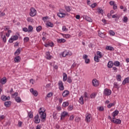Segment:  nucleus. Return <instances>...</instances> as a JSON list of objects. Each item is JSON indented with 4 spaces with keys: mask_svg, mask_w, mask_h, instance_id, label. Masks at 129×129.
Segmentation results:
<instances>
[{
    "mask_svg": "<svg viewBox=\"0 0 129 129\" xmlns=\"http://www.w3.org/2000/svg\"><path fill=\"white\" fill-rule=\"evenodd\" d=\"M42 108H40L39 110V113L40 115V117L42 119H46V113H45V110L41 111Z\"/></svg>",
    "mask_w": 129,
    "mask_h": 129,
    "instance_id": "obj_1",
    "label": "nucleus"
},
{
    "mask_svg": "<svg viewBox=\"0 0 129 129\" xmlns=\"http://www.w3.org/2000/svg\"><path fill=\"white\" fill-rule=\"evenodd\" d=\"M37 15V10L34 8V7H32L30 9V12L29 13V15L30 17H35Z\"/></svg>",
    "mask_w": 129,
    "mask_h": 129,
    "instance_id": "obj_2",
    "label": "nucleus"
},
{
    "mask_svg": "<svg viewBox=\"0 0 129 129\" xmlns=\"http://www.w3.org/2000/svg\"><path fill=\"white\" fill-rule=\"evenodd\" d=\"M104 95L105 96H109L110 94H111V90L106 88L104 90V93H103Z\"/></svg>",
    "mask_w": 129,
    "mask_h": 129,
    "instance_id": "obj_3",
    "label": "nucleus"
},
{
    "mask_svg": "<svg viewBox=\"0 0 129 129\" xmlns=\"http://www.w3.org/2000/svg\"><path fill=\"white\" fill-rule=\"evenodd\" d=\"M92 85L93 86H94V87H97V86H98V85H99V83L98 82V81L97 80H96V79H94L92 80Z\"/></svg>",
    "mask_w": 129,
    "mask_h": 129,
    "instance_id": "obj_4",
    "label": "nucleus"
},
{
    "mask_svg": "<svg viewBox=\"0 0 129 129\" xmlns=\"http://www.w3.org/2000/svg\"><path fill=\"white\" fill-rule=\"evenodd\" d=\"M111 121L116 124H120L121 123V120L117 118L112 119V120H111Z\"/></svg>",
    "mask_w": 129,
    "mask_h": 129,
    "instance_id": "obj_5",
    "label": "nucleus"
},
{
    "mask_svg": "<svg viewBox=\"0 0 129 129\" xmlns=\"http://www.w3.org/2000/svg\"><path fill=\"white\" fill-rule=\"evenodd\" d=\"M58 87L60 90H64V85H63L62 81H59L58 82Z\"/></svg>",
    "mask_w": 129,
    "mask_h": 129,
    "instance_id": "obj_6",
    "label": "nucleus"
},
{
    "mask_svg": "<svg viewBox=\"0 0 129 129\" xmlns=\"http://www.w3.org/2000/svg\"><path fill=\"white\" fill-rule=\"evenodd\" d=\"M34 122L35 123H40V121H41V120L39 118V114H37L35 117H34Z\"/></svg>",
    "mask_w": 129,
    "mask_h": 129,
    "instance_id": "obj_7",
    "label": "nucleus"
},
{
    "mask_svg": "<svg viewBox=\"0 0 129 129\" xmlns=\"http://www.w3.org/2000/svg\"><path fill=\"white\" fill-rule=\"evenodd\" d=\"M30 92H31L34 96H38V92L37 90H35L34 89L31 88L30 89Z\"/></svg>",
    "mask_w": 129,
    "mask_h": 129,
    "instance_id": "obj_8",
    "label": "nucleus"
},
{
    "mask_svg": "<svg viewBox=\"0 0 129 129\" xmlns=\"http://www.w3.org/2000/svg\"><path fill=\"white\" fill-rule=\"evenodd\" d=\"M118 113H119V111H118V110H115L113 113H112V119H115V116H116V115H117V114H118Z\"/></svg>",
    "mask_w": 129,
    "mask_h": 129,
    "instance_id": "obj_9",
    "label": "nucleus"
},
{
    "mask_svg": "<svg viewBox=\"0 0 129 129\" xmlns=\"http://www.w3.org/2000/svg\"><path fill=\"white\" fill-rule=\"evenodd\" d=\"M91 120V115L90 114L86 115V121L87 122H90V120Z\"/></svg>",
    "mask_w": 129,
    "mask_h": 129,
    "instance_id": "obj_10",
    "label": "nucleus"
},
{
    "mask_svg": "<svg viewBox=\"0 0 129 129\" xmlns=\"http://www.w3.org/2000/svg\"><path fill=\"white\" fill-rule=\"evenodd\" d=\"M14 61L15 63H19L21 62V56H17L14 58Z\"/></svg>",
    "mask_w": 129,
    "mask_h": 129,
    "instance_id": "obj_11",
    "label": "nucleus"
},
{
    "mask_svg": "<svg viewBox=\"0 0 129 129\" xmlns=\"http://www.w3.org/2000/svg\"><path fill=\"white\" fill-rule=\"evenodd\" d=\"M67 115H68V112H67L66 111H63L61 114L60 119L62 120V118H64V117H65V116H66Z\"/></svg>",
    "mask_w": 129,
    "mask_h": 129,
    "instance_id": "obj_12",
    "label": "nucleus"
},
{
    "mask_svg": "<svg viewBox=\"0 0 129 129\" xmlns=\"http://www.w3.org/2000/svg\"><path fill=\"white\" fill-rule=\"evenodd\" d=\"M68 95H69V91L66 90L63 92L62 93L63 97H66L67 96H68Z\"/></svg>",
    "mask_w": 129,
    "mask_h": 129,
    "instance_id": "obj_13",
    "label": "nucleus"
},
{
    "mask_svg": "<svg viewBox=\"0 0 129 129\" xmlns=\"http://www.w3.org/2000/svg\"><path fill=\"white\" fill-rule=\"evenodd\" d=\"M4 31L1 32V38H3V41L5 43L7 42V38L6 37V35L4 36Z\"/></svg>",
    "mask_w": 129,
    "mask_h": 129,
    "instance_id": "obj_14",
    "label": "nucleus"
},
{
    "mask_svg": "<svg viewBox=\"0 0 129 129\" xmlns=\"http://www.w3.org/2000/svg\"><path fill=\"white\" fill-rule=\"evenodd\" d=\"M22 50V48L21 47H19L15 52L14 55L15 56H17V55H20L21 54V50Z\"/></svg>",
    "mask_w": 129,
    "mask_h": 129,
    "instance_id": "obj_15",
    "label": "nucleus"
},
{
    "mask_svg": "<svg viewBox=\"0 0 129 129\" xmlns=\"http://www.w3.org/2000/svg\"><path fill=\"white\" fill-rule=\"evenodd\" d=\"M0 82L2 84H6V83H7V78L4 77L3 78L1 79Z\"/></svg>",
    "mask_w": 129,
    "mask_h": 129,
    "instance_id": "obj_16",
    "label": "nucleus"
},
{
    "mask_svg": "<svg viewBox=\"0 0 129 129\" xmlns=\"http://www.w3.org/2000/svg\"><path fill=\"white\" fill-rule=\"evenodd\" d=\"M11 103H12V102H11V101H6L5 102L4 105L6 107H10V106H11Z\"/></svg>",
    "mask_w": 129,
    "mask_h": 129,
    "instance_id": "obj_17",
    "label": "nucleus"
},
{
    "mask_svg": "<svg viewBox=\"0 0 129 129\" xmlns=\"http://www.w3.org/2000/svg\"><path fill=\"white\" fill-rule=\"evenodd\" d=\"M57 43H65V42H66V40L64 38L57 39Z\"/></svg>",
    "mask_w": 129,
    "mask_h": 129,
    "instance_id": "obj_18",
    "label": "nucleus"
},
{
    "mask_svg": "<svg viewBox=\"0 0 129 129\" xmlns=\"http://www.w3.org/2000/svg\"><path fill=\"white\" fill-rule=\"evenodd\" d=\"M57 16L59 18H64L66 16V14L65 13H59L57 14Z\"/></svg>",
    "mask_w": 129,
    "mask_h": 129,
    "instance_id": "obj_19",
    "label": "nucleus"
},
{
    "mask_svg": "<svg viewBox=\"0 0 129 129\" xmlns=\"http://www.w3.org/2000/svg\"><path fill=\"white\" fill-rule=\"evenodd\" d=\"M126 83H129V78H126L122 82L123 85H125Z\"/></svg>",
    "mask_w": 129,
    "mask_h": 129,
    "instance_id": "obj_20",
    "label": "nucleus"
},
{
    "mask_svg": "<svg viewBox=\"0 0 129 129\" xmlns=\"http://www.w3.org/2000/svg\"><path fill=\"white\" fill-rule=\"evenodd\" d=\"M79 102L81 104H84V100H83V96H81L79 100Z\"/></svg>",
    "mask_w": 129,
    "mask_h": 129,
    "instance_id": "obj_21",
    "label": "nucleus"
},
{
    "mask_svg": "<svg viewBox=\"0 0 129 129\" xmlns=\"http://www.w3.org/2000/svg\"><path fill=\"white\" fill-rule=\"evenodd\" d=\"M106 50H109V51H114V48L113 47L110 46H107L106 47Z\"/></svg>",
    "mask_w": 129,
    "mask_h": 129,
    "instance_id": "obj_22",
    "label": "nucleus"
},
{
    "mask_svg": "<svg viewBox=\"0 0 129 129\" xmlns=\"http://www.w3.org/2000/svg\"><path fill=\"white\" fill-rule=\"evenodd\" d=\"M113 62L112 61H109L107 64V67L108 68H112V67L113 66Z\"/></svg>",
    "mask_w": 129,
    "mask_h": 129,
    "instance_id": "obj_23",
    "label": "nucleus"
},
{
    "mask_svg": "<svg viewBox=\"0 0 129 129\" xmlns=\"http://www.w3.org/2000/svg\"><path fill=\"white\" fill-rule=\"evenodd\" d=\"M46 25L48 27H49V28H53L54 26V25L50 22H48L47 23H46Z\"/></svg>",
    "mask_w": 129,
    "mask_h": 129,
    "instance_id": "obj_24",
    "label": "nucleus"
},
{
    "mask_svg": "<svg viewBox=\"0 0 129 129\" xmlns=\"http://www.w3.org/2000/svg\"><path fill=\"white\" fill-rule=\"evenodd\" d=\"M98 14H101V15H103V13L104 12H103V10H102L100 8H98Z\"/></svg>",
    "mask_w": 129,
    "mask_h": 129,
    "instance_id": "obj_25",
    "label": "nucleus"
},
{
    "mask_svg": "<svg viewBox=\"0 0 129 129\" xmlns=\"http://www.w3.org/2000/svg\"><path fill=\"white\" fill-rule=\"evenodd\" d=\"M15 99L18 103H20L22 101V99H21V97H15Z\"/></svg>",
    "mask_w": 129,
    "mask_h": 129,
    "instance_id": "obj_26",
    "label": "nucleus"
},
{
    "mask_svg": "<svg viewBox=\"0 0 129 129\" xmlns=\"http://www.w3.org/2000/svg\"><path fill=\"white\" fill-rule=\"evenodd\" d=\"M28 116H29V117L30 118H33V112H29L28 113Z\"/></svg>",
    "mask_w": 129,
    "mask_h": 129,
    "instance_id": "obj_27",
    "label": "nucleus"
},
{
    "mask_svg": "<svg viewBox=\"0 0 129 129\" xmlns=\"http://www.w3.org/2000/svg\"><path fill=\"white\" fill-rule=\"evenodd\" d=\"M85 20L87 21V22H89L90 23H91L92 22V19L88 16L86 17Z\"/></svg>",
    "mask_w": 129,
    "mask_h": 129,
    "instance_id": "obj_28",
    "label": "nucleus"
},
{
    "mask_svg": "<svg viewBox=\"0 0 129 129\" xmlns=\"http://www.w3.org/2000/svg\"><path fill=\"white\" fill-rule=\"evenodd\" d=\"M63 81H64V82H65V81H66L67 80V74L63 73Z\"/></svg>",
    "mask_w": 129,
    "mask_h": 129,
    "instance_id": "obj_29",
    "label": "nucleus"
},
{
    "mask_svg": "<svg viewBox=\"0 0 129 129\" xmlns=\"http://www.w3.org/2000/svg\"><path fill=\"white\" fill-rule=\"evenodd\" d=\"M114 66H116L117 67H118V66H119V65H120V62H119V61H115L114 62Z\"/></svg>",
    "mask_w": 129,
    "mask_h": 129,
    "instance_id": "obj_30",
    "label": "nucleus"
},
{
    "mask_svg": "<svg viewBox=\"0 0 129 129\" xmlns=\"http://www.w3.org/2000/svg\"><path fill=\"white\" fill-rule=\"evenodd\" d=\"M11 38L13 39V41H16V40H18V39H19V37L17 35H14L13 36H12Z\"/></svg>",
    "mask_w": 129,
    "mask_h": 129,
    "instance_id": "obj_31",
    "label": "nucleus"
},
{
    "mask_svg": "<svg viewBox=\"0 0 129 129\" xmlns=\"http://www.w3.org/2000/svg\"><path fill=\"white\" fill-rule=\"evenodd\" d=\"M97 55H98L97 56L99 58H101L102 57V54H101V52H100L99 51H97Z\"/></svg>",
    "mask_w": 129,
    "mask_h": 129,
    "instance_id": "obj_32",
    "label": "nucleus"
},
{
    "mask_svg": "<svg viewBox=\"0 0 129 129\" xmlns=\"http://www.w3.org/2000/svg\"><path fill=\"white\" fill-rule=\"evenodd\" d=\"M69 105V103L68 102H64L62 104V106L63 107H66V106H68Z\"/></svg>",
    "mask_w": 129,
    "mask_h": 129,
    "instance_id": "obj_33",
    "label": "nucleus"
},
{
    "mask_svg": "<svg viewBox=\"0 0 129 129\" xmlns=\"http://www.w3.org/2000/svg\"><path fill=\"white\" fill-rule=\"evenodd\" d=\"M117 81H121V76L120 75H118L116 77Z\"/></svg>",
    "mask_w": 129,
    "mask_h": 129,
    "instance_id": "obj_34",
    "label": "nucleus"
},
{
    "mask_svg": "<svg viewBox=\"0 0 129 129\" xmlns=\"http://www.w3.org/2000/svg\"><path fill=\"white\" fill-rule=\"evenodd\" d=\"M28 32H33V26H32L31 25H29L28 26Z\"/></svg>",
    "mask_w": 129,
    "mask_h": 129,
    "instance_id": "obj_35",
    "label": "nucleus"
},
{
    "mask_svg": "<svg viewBox=\"0 0 129 129\" xmlns=\"http://www.w3.org/2000/svg\"><path fill=\"white\" fill-rule=\"evenodd\" d=\"M46 59H51V55H50V53L46 52Z\"/></svg>",
    "mask_w": 129,
    "mask_h": 129,
    "instance_id": "obj_36",
    "label": "nucleus"
},
{
    "mask_svg": "<svg viewBox=\"0 0 129 129\" xmlns=\"http://www.w3.org/2000/svg\"><path fill=\"white\" fill-rule=\"evenodd\" d=\"M94 60L96 62H99V57L98 56H95L94 57Z\"/></svg>",
    "mask_w": 129,
    "mask_h": 129,
    "instance_id": "obj_37",
    "label": "nucleus"
},
{
    "mask_svg": "<svg viewBox=\"0 0 129 129\" xmlns=\"http://www.w3.org/2000/svg\"><path fill=\"white\" fill-rule=\"evenodd\" d=\"M115 105V103H110L107 105V107L108 108H110L112 106H113Z\"/></svg>",
    "mask_w": 129,
    "mask_h": 129,
    "instance_id": "obj_38",
    "label": "nucleus"
},
{
    "mask_svg": "<svg viewBox=\"0 0 129 129\" xmlns=\"http://www.w3.org/2000/svg\"><path fill=\"white\" fill-rule=\"evenodd\" d=\"M53 118L54 119H57V112H54L53 113Z\"/></svg>",
    "mask_w": 129,
    "mask_h": 129,
    "instance_id": "obj_39",
    "label": "nucleus"
},
{
    "mask_svg": "<svg viewBox=\"0 0 129 129\" xmlns=\"http://www.w3.org/2000/svg\"><path fill=\"white\" fill-rule=\"evenodd\" d=\"M1 99L3 100V101H6V100H7V96H2L1 97Z\"/></svg>",
    "mask_w": 129,
    "mask_h": 129,
    "instance_id": "obj_40",
    "label": "nucleus"
},
{
    "mask_svg": "<svg viewBox=\"0 0 129 129\" xmlns=\"http://www.w3.org/2000/svg\"><path fill=\"white\" fill-rule=\"evenodd\" d=\"M95 96H96V93H93L91 94L90 95V98H95Z\"/></svg>",
    "mask_w": 129,
    "mask_h": 129,
    "instance_id": "obj_41",
    "label": "nucleus"
},
{
    "mask_svg": "<svg viewBox=\"0 0 129 129\" xmlns=\"http://www.w3.org/2000/svg\"><path fill=\"white\" fill-rule=\"evenodd\" d=\"M29 40H30V38L28 37H26L24 39V42L25 43H27V42H29Z\"/></svg>",
    "mask_w": 129,
    "mask_h": 129,
    "instance_id": "obj_42",
    "label": "nucleus"
},
{
    "mask_svg": "<svg viewBox=\"0 0 129 129\" xmlns=\"http://www.w3.org/2000/svg\"><path fill=\"white\" fill-rule=\"evenodd\" d=\"M64 8H65L67 12H69L71 11V9H70V7H69V6H65Z\"/></svg>",
    "mask_w": 129,
    "mask_h": 129,
    "instance_id": "obj_43",
    "label": "nucleus"
},
{
    "mask_svg": "<svg viewBox=\"0 0 129 129\" xmlns=\"http://www.w3.org/2000/svg\"><path fill=\"white\" fill-rule=\"evenodd\" d=\"M41 30H42V26H39L38 27H36L37 32H40Z\"/></svg>",
    "mask_w": 129,
    "mask_h": 129,
    "instance_id": "obj_44",
    "label": "nucleus"
},
{
    "mask_svg": "<svg viewBox=\"0 0 129 129\" xmlns=\"http://www.w3.org/2000/svg\"><path fill=\"white\" fill-rule=\"evenodd\" d=\"M109 32L110 36H114V35H115V33H114V32L112 30H110Z\"/></svg>",
    "mask_w": 129,
    "mask_h": 129,
    "instance_id": "obj_45",
    "label": "nucleus"
},
{
    "mask_svg": "<svg viewBox=\"0 0 129 129\" xmlns=\"http://www.w3.org/2000/svg\"><path fill=\"white\" fill-rule=\"evenodd\" d=\"M98 34H99V36L101 37V38H102L103 37V36H104V34L100 32V31H98Z\"/></svg>",
    "mask_w": 129,
    "mask_h": 129,
    "instance_id": "obj_46",
    "label": "nucleus"
},
{
    "mask_svg": "<svg viewBox=\"0 0 129 129\" xmlns=\"http://www.w3.org/2000/svg\"><path fill=\"white\" fill-rule=\"evenodd\" d=\"M53 95V93H49L47 95V97H45V99H47V97L50 98L51 96Z\"/></svg>",
    "mask_w": 129,
    "mask_h": 129,
    "instance_id": "obj_47",
    "label": "nucleus"
},
{
    "mask_svg": "<svg viewBox=\"0 0 129 129\" xmlns=\"http://www.w3.org/2000/svg\"><path fill=\"white\" fill-rule=\"evenodd\" d=\"M67 55H68V54H67V51H63L62 53V57H66L67 56Z\"/></svg>",
    "mask_w": 129,
    "mask_h": 129,
    "instance_id": "obj_48",
    "label": "nucleus"
},
{
    "mask_svg": "<svg viewBox=\"0 0 129 129\" xmlns=\"http://www.w3.org/2000/svg\"><path fill=\"white\" fill-rule=\"evenodd\" d=\"M27 21L30 22L31 23H33V19L31 17L27 18Z\"/></svg>",
    "mask_w": 129,
    "mask_h": 129,
    "instance_id": "obj_49",
    "label": "nucleus"
},
{
    "mask_svg": "<svg viewBox=\"0 0 129 129\" xmlns=\"http://www.w3.org/2000/svg\"><path fill=\"white\" fill-rule=\"evenodd\" d=\"M98 109L99 111H103V110H104V108H103L102 106H101L98 107Z\"/></svg>",
    "mask_w": 129,
    "mask_h": 129,
    "instance_id": "obj_50",
    "label": "nucleus"
},
{
    "mask_svg": "<svg viewBox=\"0 0 129 129\" xmlns=\"http://www.w3.org/2000/svg\"><path fill=\"white\" fill-rule=\"evenodd\" d=\"M128 20V19L127 18V17H124L123 21L124 22V23H127Z\"/></svg>",
    "mask_w": 129,
    "mask_h": 129,
    "instance_id": "obj_51",
    "label": "nucleus"
},
{
    "mask_svg": "<svg viewBox=\"0 0 129 129\" xmlns=\"http://www.w3.org/2000/svg\"><path fill=\"white\" fill-rule=\"evenodd\" d=\"M96 6H97V4L96 3H94L93 4H92L91 5V7L92 8V9H94V8H95L96 7Z\"/></svg>",
    "mask_w": 129,
    "mask_h": 129,
    "instance_id": "obj_52",
    "label": "nucleus"
},
{
    "mask_svg": "<svg viewBox=\"0 0 129 129\" xmlns=\"http://www.w3.org/2000/svg\"><path fill=\"white\" fill-rule=\"evenodd\" d=\"M18 95H19V93L18 92H15V93L12 95V97H14V96H16V97H17Z\"/></svg>",
    "mask_w": 129,
    "mask_h": 129,
    "instance_id": "obj_53",
    "label": "nucleus"
},
{
    "mask_svg": "<svg viewBox=\"0 0 129 129\" xmlns=\"http://www.w3.org/2000/svg\"><path fill=\"white\" fill-rule=\"evenodd\" d=\"M75 120V121H76V122H79V121H80V118L79 117H76Z\"/></svg>",
    "mask_w": 129,
    "mask_h": 129,
    "instance_id": "obj_54",
    "label": "nucleus"
},
{
    "mask_svg": "<svg viewBox=\"0 0 129 129\" xmlns=\"http://www.w3.org/2000/svg\"><path fill=\"white\" fill-rule=\"evenodd\" d=\"M67 82H68L69 83H71V82H72V80L71 79V77H68Z\"/></svg>",
    "mask_w": 129,
    "mask_h": 129,
    "instance_id": "obj_55",
    "label": "nucleus"
},
{
    "mask_svg": "<svg viewBox=\"0 0 129 129\" xmlns=\"http://www.w3.org/2000/svg\"><path fill=\"white\" fill-rule=\"evenodd\" d=\"M62 31L64 32H67L68 31V29L66 28V26H64L62 27Z\"/></svg>",
    "mask_w": 129,
    "mask_h": 129,
    "instance_id": "obj_56",
    "label": "nucleus"
},
{
    "mask_svg": "<svg viewBox=\"0 0 129 129\" xmlns=\"http://www.w3.org/2000/svg\"><path fill=\"white\" fill-rule=\"evenodd\" d=\"M48 46H49V47H53L54 46V43H53V42H49Z\"/></svg>",
    "mask_w": 129,
    "mask_h": 129,
    "instance_id": "obj_57",
    "label": "nucleus"
},
{
    "mask_svg": "<svg viewBox=\"0 0 129 129\" xmlns=\"http://www.w3.org/2000/svg\"><path fill=\"white\" fill-rule=\"evenodd\" d=\"M85 60V63H86V64H88L90 62V59H89V58H87Z\"/></svg>",
    "mask_w": 129,
    "mask_h": 129,
    "instance_id": "obj_58",
    "label": "nucleus"
},
{
    "mask_svg": "<svg viewBox=\"0 0 129 129\" xmlns=\"http://www.w3.org/2000/svg\"><path fill=\"white\" fill-rule=\"evenodd\" d=\"M23 31L24 32H29V30H28V28L27 27H24L23 28Z\"/></svg>",
    "mask_w": 129,
    "mask_h": 129,
    "instance_id": "obj_59",
    "label": "nucleus"
},
{
    "mask_svg": "<svg viewBox=\"0 0 129 129\" xmlns=\"http://www.w3.org/2000/svg\"><path fill=\"white\" fill-rule=\"evenodd\" d=\"M77 63L74 62V63L72 64V67H71V68H72V69H73V68H74V67H76V66H77Z\"/></svg>",
    "mask_w": 129,
    "mask_h": 129,
    "instance_id": "obj_60",
    "label": "nucleus"
},
{
    "mask_svg": "<svg viewBox=\"0 0 129 129\" xmlns=\"http://www.w3.org/2000/svg\"><path fill=\"white\" fill-rule=\"evenodd\" d=\"M114 87H115V88H118V85H117V83H114Z\"/></svg>",
    "mask_w": 129,
    "mask_h": 129,
    "instance_id": "obj_61",
    "label": "nucleus"
},
{
    "mask_svg": "<svg viewBox=\"0 0 129 129\" xmlns=\"http://www.w3.org/2000/svg\"><path fill=\"white\" fill-rule=\"evenodd\" d=\"M69 110H72L73 109V106H69L68 107Z\"/></svg>",
    "mask_w": 129,
    "mask_h": 129,
    "instance_id": "obj_62",
    "label": "nucleus"
},
{
    "mask_svg": "<svg viewBox=\"0 0 129 129\" xmlns=\"http://www.w3.org/2000/svg\"><path fill=\"white\" fill-rule=\"evenodd\" d=\"M73 119H74V116L73 115H72L70 117V120H73Z\"/></svg>",
    "mask_w": 129,
    "mask_h": 129,
    "instance_id": "obj_63",
    "label": "nucleus"
},
{
    "mask_svg": "<svg viewBox=\"0 0 129 129\" xmlns=\"http://www.w3.org/2000/svg\"><path fill=\"white\" fill-rule=\"evenodd\" d=\"M110 6H114V1H110L109 3Z\"/></svg>",
    "mask_w": 129,
    "mask_h": 129,
    "instance_id": "obj_64",
    "label": "nucleus"
}]
</instances>
